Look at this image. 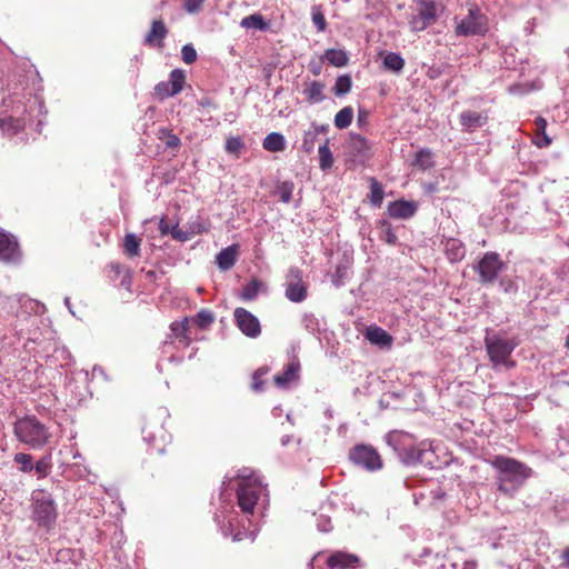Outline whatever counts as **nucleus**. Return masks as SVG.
Returning <instances> with one entry per match:
<instances>
[{"instance_id":"nucleus-1","label":"nucleus","mask_w":569,"mask_h":569,"mask_svg":"<svg viewBox=\"0 0 569 569\" xmlns=\"http://www.w3.org/2000/svg\"><path fill=\"white\" fill-rule=\"evenodd\" d=\"M491 465L499 471L497 477L498 490L507 497H513L516 491L532 475L530 467L505 456H496Z\"/></svg>"},{"instance_id":"nucleus-2","label":"nucleus","mask_w":569,"mask_h":569,"mask_svg":"<svg viewBox=\"0 0 569 569\" xmlns=\"http://www.w3.org/2000/svg\"><path fill=\"white\" fill-rule=\"evenodd\" d=\"M13 432L22 443L32 449L46 446L50 438L48 428L34 416H26L14 422Z\"/></svg>"},{"instance_id":"nucleus-3","label":"nucleus","mask_w":569,"mask_h":569,"mask_svg":"<svg viewBox=\"0 0 569 569\" xmlns=\"http://www.w3.org/2000/svg\"><path fill=\"white\" fill-rule=\"evenodd\" d=\"M31 519L39 528L49 532L58 518L57 506L52 496L44 490H34L31 495Z\"/></svg>"},{"instance_id":"nucleus-4","label":"nucleus","mask_w":569,"mask_h":569,"mask_svg":"<svg viewBox=\"0 0 569 569\" xmlns=\"http://www.w3.org/2000/svg\"><path fill=\"white\" fill-rule=\"evenodd\" d=\"M263 491L264 487L258 477H240L237 487V499L241 511L248 515H252L254 507Z\"/></svg>"},{"instance_id":"nucleus-5","label":"nucleus","mask_w":569,"mask_h":569,"mask_svg":"<svg viewBox=\"0 0 569 569\" xmlns=\"http://www.w3.org/2000/svg\"><path fill=\"white\" fill-rule=\"evenodd\" d=\"M388 442L403 462L416 463L422 460L423 450L416 446V439L412 435L405 431H391L388 435Z\"/></svg>"},{"instance_id":"nucleus-6","label":"nucleus","mask_w":569,"mask_h":569,"mask_svg":"<svg viewBox=\"0 0 569 569\" xmlns=\"http://www.w3.org/2000/svg\"><path fill=\"white\" fill-rule=\"evenodd\" d=\"M485 346L490 361L497 365H503L509 368L515 367V361L509 360L510 355L518 343L513 339H505L498 336L486 337Z\"/></svg>"},{"instance_id":"nucleus-7","label":"nucleus","mask_w":569,"mask_h":569,"mask_svg":"<svg viewBox=\"0 0 569 569\" xmlns=\"http://www.w3.org/2000/svg\"><path fill=\"white\" fill-rule=\"evenodd\" d=\"M487 31V17L475 6L469 9L466 18L461 19L455 32L459 37H471L485 34Z\"/></svg>"},{"instance_id":"nucleus-8","label":"nucleus","mask_w":569,"mask_h":569,"mask_svg":"<svg viewBox=\"0 0 569 569\" xmlns=\"http://www.w3.org/2000/svg\"><path fill=\"white\" fill-rule=\"evenodd\" d=\"M505 268L506 263L501 260L499 253L489 251L478 261L475 270L478 272L479 281L482 284H492Z\"/></svg>"},{"instance_id":"nucleus-9","label":"nucleus","mask_w":569,"mask_h":569,"mask_svg":"<svg viewBox=\"0 0 569 569\" xmlns=\"http://www.w3.org/2000/svg\"><path fill=\"white\" fill-rule=\"evenodd\" d=\"M437 19V4L433 0H417V10L409 24L412 31L420 32L435 24Z\"/></svg>"},{"instance_id":"nucleus-10","label":"nucleus","mask_w":569,"mask_h":569,"mask_svg":"<svg viewBox=\"0 0 569 569\" xmlns=\"http://www.w3.org/2000/svg\"><path fill=\"white\" fill-rule=\"evenodd\" d=\"M350 460L367 470L375 471L382 467V460L377 450L370 446L358 445L350 450Z\"/></svg>"},{"instance_id":"nucleus-11","label":"nucleus","mask_w":569,"mask_h":569,"mask_svg":"<svg viewBox=\"0 0 569 569\" xmlns=\"http://www.w3.org/2000/svg\"><path fill=\"white\" fill-rule=\"evenodd\" d=\"M284 296L291 302H302L308 296V286L299 268H291L287 274Z\"/></svg>"},{"instance_id":"nucleus-12","label":"nucleus","mask_w":569,"mask_h":569,"mask_svg":"<svg viewBox=\"0 0 569 569\" xmlns=\"http://www.w3.org/2000/svg\"><path fill=\"white\" fill-rule=\"evenodd\" d=\"M233 316L238 328L244 336L257 338L261 333V326L258 318L247 309L241 307L236 308Z\"/></svg>"},{"instance_id":"nucleus-13","label":"nucleus","mask_w":569,"mask_h":569,"mask_svg":"<svg viewBox=\"0 0 569 569\" xmlns=\"http://www.w3.org/2000/svg\"><path fill=\"white\" fill-rule=\"evenodd\" d=\"M326 565L329 569H358L361 559L355 553L337 550L328 556Z\"/></svg>"},{"instance_id":"nucleus-14","label":"nucleus","mask_w":569,"mask_h":569,"mask_svg":"<svg viewBox=\"0 0 569 569\" xmlns=\"http://www.w3.org/2000/svg\"><path fill=\"white\" fill-rule=\"evenodd\" d=\"M168 33L169 29L163 19H154L151 21L150 29L143 40V44L150 48L162 49L164 46L163 40Z\"/></svg>"},{"instance_id":"nucleus-15","label":"nucleus","mask_w":569,"mask_h":569,"mask_svg":"<svg viewBox=\"0 0 569 569\" xmlns=\"http://www.w3.org/2000/svg\"><path fill=\"white\" fill-rule=\"evenodd\" d=\"M20 258L19 243L14 237L0 231V262L12 263Z\"/></svg>"},{"instance_id":"nucleus-16","label":"nucleus","mask_w":569,"mask_h":569,"mask_svg":"<svg viewBox=\"0 0 569 569\" xmlns=\"http://www.w3.org/2000/svg\"><path fill=\"white\" fill-rule=\"evenodd\" d=\"M416 203L407 200L390 202L387 208L389 217L393 219H409L416 213Z\"/></svg>"},{"instance_id":"nucleus-17","label":"nucleus","mask_w":569,"mask_h":569,"mask_svg":"<svg viewBox=\"0 0 569 569\" xmlns=\"http://www.w3.org/2000/svg\"><path fill=\"white\" fill-rule=\"evenodd\" d=\"M239 256V244H231L224 249H222L216 257V262L220 270L227 271L231 269Z\"/></svg>"},{"instance_id":"nucleus-18","label":"nucleus","mask_w":569,"mask_h":569,"mask_svg":"<svg viewBox=\"0 0 569 569\" xmlns=\"http://www.w3.org/2000/svg\"><path fill=\"white\" fill-rule=\"evenodd\" d=\"M488 122V116L482 112L467 110L460 114V123L467 131H473Z\"/></svg>"},{"instance_id":"nucleus-19","label":"nucleus","mask_w":569,"mask_h":569,"mask_svg":"<svg viewBox=\"0 0 569 569\" xmlns=\"http://www.w3.org/2000/svg\"><path fill=\"white\" fill-rule=\"evenodd\" d=\"M365 336L372 345L379 347L390 348L393 341L392 336L378 326L368 327Z\"/></svg>"},{"instance_id":"nucleus-20","label":"nucleus","mask_w":569,"mask_h":569,"mask_svg":"<svg viewBox=\"0 0 569 569\" xmlns=\"http://www.w3.org/2000/svg\"><path fill=\"white\" fill-rule=\"evenodd\" d=\"M325 84L320 81H309L303 84V94L308 103H319L325 100Z\"/></svg>"},{"instance_id":"nucleus-21","label":"nucleus","mask_w":569,"mask_h":569,"mask_svg":"<svg viewBox=\"0 0 569 569\" xmlns=\"http://www.w3.org/2000/svg\"><path fill=\"white\" fill-rule=\"evenodd\" d=\"M328 131L327 126H319L317 123H312L311 127L305 131L301 148L306 153H311L315 149L316 141L320 133H325Z\"/></svg>"},{"instance_id":"nucleus-22","label":"nucleus","mask_w":569,"mask_h":569,"mask_svg":"<svg viewBox=\"0 0 569 569\" xmlns=\"http://www.w3.org/2000/svg\"><path fill=\"white\" fill-rule=\"evenodd\" d=\"M535 138L532 142L538 148H547L551 144L552 139L547 134V121L542 117H537L535 120Z\"/></svg>"},{"instance_id":"nucleus-23","label":"nucleus","mask_w":569,"mask_h":569,"mask_svg":"<svg viewBox=\"0 0 569 569\" xmlns=\"http://www.w3.org/2000/svg\"><path fill=\"white\" fill-rule=\"evenodd\" d=\"M262 147L269 152H281L286 149L287 143L281 133L271 132L263 139Z\"/></svg>"},{"instance_id":"nucleus-24","label":"nucleus","mask_w":569,"mask_h":569,"mask_svg":"<svg viewBox=\"0 0 569 569\" xmlns=\"http://www.w3.org/2000/svg\"><path fill=\"white\" fill-rule=\"evenodd\" d=\"M299 369H300L299 362H297V361L290 362L282 373L274 376L273 381H274L276 386H278L280 388L287 387V385L290 381L296 379Z\"/></svg>"},{"instance_id":"nucleus-25","label":"nucleus","mask_w":569,"mask_h":569,"mask_svg":"<svg viewBox=\"0 0 569 569\" xmlns=\"http://www.w3.org/2000/svg\"><path fill=\"white\" fill-rule=\"evenodd\" d=\"M349 148L355 156H366L370 150L368 140L358 133L350 136Z\"/></svg>"},{"instance_id":"nucleus-26","label":"nucleus","mask_w":569,"mask_h":569,"mask_svg":"<svg viewBox=\"0 0 569 569\" xmlns=\"http://www.w3.org/2000/svg\"><path fill=\"white\" fill-rule=\"evenodd\" d=\"M141 238L133 233H127L123 239V251L129 258L140 256Z\"/></svg>"},{"instance_id":"nucleus-27","label":"nucleus","mask_w":569,"mask_h":569,"mask_svg":"<svg viewBox=\"0 0 569 569\" xmlns=\"http://www.w3.org/2000/svg\"><path fill=\"white\" fill-rule=\"evenodd\" d=\"M322 58L337 68L345 67L348 63V56L343 50L328 49Z\"/></svg>"},{"instance_id":"nucleus-28","label":"nucleus","mask_w":569,"mask_h":569,"mask_svg":"<svg viewBox=\"0 0 569 569\" xmlns=\"http://www.w3.org/2000/svg\"><path fill=\"white\" fill-rule=\"evenodd\" d=\"M319 167L321 170L326 171L333 166L335 159L333 154L329 148V139H326L325 143L319 147Z\"/></svg>"},{"instance_id":"nucleus-29","label":"nucleus","mask_w":569,"mask_h":569,"mask_svg":"<svg viewBox=\"0 0 569 569\" xmlns=\"http://www.w3.org/2000/svg\"><path fill=\"white\" fill-rule=\"evenodd\" d=\"M379 229V238L390 246H395L397 243L398 237L395 233L392 226L387 220H381L378 222Z\"/></svg>"},{"instance_id":"nucleus-30","label":"nucleus","mask_w":569,"mask_h":569,"mask_svg":"<svg viewBox=\"0 0 569 569\" xmlns=\"http://www.w3.org/2000/svg\"><path fill=\"white\" fill-rule=\"evenodd\" d=\"M369 182H370L369 201L373 207H380L383 201V197H385L383 188H382L381 183L376 178H370Z\"/></svg>"},{"instance_id":"nucleus-31","label":"nucleus","mask_w":569,"mask_h":569,"mask_svg":"<svg viewBox=\"0 0 569 569\" xmlns=\"http://www.w3.org/2000/svg\"><path fill=\"white\" fill-rule=\"evenodd\" d=\"M353 119V109L348 106L342 108L340 111L337 112L335 116V126L338 129H346L348 128Z\"/></svg>"},{"instance_id":"nucleus-32","label":"nucleus","mask_w":569,"mask_h":569,"mask_svg":"<svg viewBox=\"0 0 569 569\" xmlns=\"http://www.w3.org/2000/svg\"><path fill=\"white\" fill-rule=\"evenodd\" d=\"M383 67L390 71L399 72L405 67V60L398 53L388 52L383 58Z\"/></svg>"},{"instance_id":"nucleus-33","label":"nucleus","mask_w":569,"mask_h":569,"mask_svg":"<svg viewBox=\"0 0 569 569\" xmlns=\"http://www.w3.org/2000/svg\"><path fill=\"white\" fill-rule=\"evenodd\" d=\"M170 88L174 94H178L182 91L183 86L186 83V74L181 69H174L170 72L169 81Z\"/></svg>"},{"instance_id":"nucleus-34","label":"nucleus","mask_w":569,"mask_h":569,"mask_svg":"<svg viewBox=\"0 0 569 569\" xmlns=\"http://www.w3.org/2000/svg\"><path fill=\"white\" fill-rule=\"evenodd\" d=\"M412 164L421 170L430 169L433 164L432 152L428 149L419 150L415 156Z\"/></svg>"},{"instance_id":"nucleus-35","label":"nucleus","mask_w":569,"mask_h":569,"mask_svg":"<svg viewBox=\"0 0 569 569\" xmlns=\"http://www.w3.org/2000/svg\"><path fill=\"white\" fill-rule=\"evenodd\" d=\"M261 282L257 279L249 281L242 289L240 298L244 301L254 300L260 291Z\"/></svg>"},{"instance_id":"nucleus-36","label":"nucleus","mask_w":569,"mask_h":569,"mask_svg":"<svg viewBox=\"0 0 569 569\" xmlns=\"http://www.w3.org/2000/svg\"><path fill=\"white\" fill-rule=\"evenodd\" d=\"M189 321L188 318H184L181 321H174L170 325V329L176 338L184 339V343L189 345L190 339L188 337L189 330Z\"/></svg>"},{"instance_id":"nucleus-37","label":"nucleus","mask_w":569,"mask_h":569,"mask_svg":"<svg viewBox=\"0 0 569 569\" xmlns=\"http://www.w3.org/2000/svg\"><path fill=\"white\" fill-rule=\"evenodd\" d=\"M352 81L348 74L339 76L333 86V93L336 96L347 94L351 90Z\"/></svg>"},{"instance_id":"nucleus-38","label":"nucleus","mask_w":569,"mask_h":569,"mask_svg":"<svg viewBox=\"0 0 569 569\" xmlns=\"http://www.w3.org/2000/svg\"><path fill=\"white\" fill-rule=\"evenodd\" d=\"M446 250L451 261H458L465 257V248L457 240H449Z\"/></svg>"},{"instance_id":"nucleus-39","label":"nucleus","mask_w":569,"mask_h":569,"mask_svg":"<svg viewBox=\"0 0 569 569\" xmlns=\"http://www.w3.org/2000/svg\"><path fill=\"white\" fill-rule=\"evenodd\" d=\"M226 151L234 157H239L241 150L244 148V143L239 136L228 137L226 140Z\"/></svg>"},{"instance_id":"nucleus-40","label":"nucleus","mask_w":569,"mask_h":569,"mask_svg":"<svg viewBox=\"0 0 569 569\" xmlns=\"http://www.w3.org/2000/svg\"><path fill=\"white\" fill-rule=\"evenodd\" d=\"M241 26L244 28H254L258 30H264L268 27L263 17L261 14H257V13L244 17L241 21Z\"/></svg>"},{"instance_id":"nucleus-41","label":"nucleus","mask_w":569,"mask_h":569,"mask_svg":"<svg viewBox=\"0 0 569 569\" xmlns=\"http://www.w3.org/2000/svg\"><path fill=\"white\" fill-rule=\"evenodd\" d=\"M293 189H295V184L292 181H283V182H280L278 186H277V193L279 196V199L284 202V203H288L291 201L292 199V192H293Z\"/></svg>"},{"instance_id":"nucleus-42","label":"nucleus","mask_w":569,"mask_h":569,"mask_svg":"<svg viewBox=\"0 0 569 569\" xmlns=\"http://www.w3.org/2000/svg\"><path fill=\"white\" fill-rule=\"evenodd\" d=\"M193 321L200 329H206L214 321V317L211 311L202 309L196 315Z\"/></svg>"},{"instance_id":"nucleus-43","label":"nucleus","mask_w":569,"mask_h":569,"mask_svg":"<svg viewBox=\"0 0 569 569\" xmlns=\"http://www.w3.org/2000/svg\"><path fill=\"white\" fill-rule=\"evenodd\" d=\"M13 461L20 465L22 472H30L33 470L32 456L29 453L18 452L13 457Z\"/></svg>"},{"instance_id":"nucleus-44","label":"nucleus","mask_w":569,"mask_h":569,"mask_svg":"<svg viewBox=\"0 0 569 569\" xmlns=\"http://www.w3.org/2000/svg\"><path fill=\"white\" fill-rule=\"evenodd\" d=\"M267 373H268V369L267 368H259L252 375L251 389L254 392H260V391L263 390V386H264V382H266L264 381V377L267 376Z\"/></svg>"},{"instance_id":"nucleus-45","label":"nucleus","mask_w":569,"mask_h":569,"mask_svg":"<svg viewBox=\"0 0 569 569\" xmlns=\"http://www.w3.org/2000/svg\"><path fill=\"white\" fill-rule=\"evenodd\" d=\"M39 478H44L48 476L51 469V458L42 457L37 463L33 466Z\"/></svg>"},{"instance_id":"nucleus-46","label":"nucleus","mask_w":569,"mask_h":569,"mask_svg":"<svg viewBox=\"0 0 569 569\" xmlns=\"http://www.w3.org/2000/svg\"><path fill=\"white\" fill-rule=\"evenodd\" d=\"M312 22L319 32H323L327 29V21L320 7L312 8Z\"/></svg>"},{"instance_id":"nucleus-47","label":"nucleus","mask_w":569,"mask_h":569,"mask_svg":"<svg viewBox=\"0 0 569 569\" xmlns=\"http://www.w3.org/2000/svg\"><path fill=\"white\" fill-rule=\"evenodd\" d=\"M197 51L192 44H184L181 49L182 61L187 64H192L197 60Z\"/></svg>"},{"instance_id":"nucleus-48","label":"nucleus","mask_w":569,"mask_h":569,"mask_svg":"<svg viewBox=\"0 0 569 569\" xmlns=\"http://www.w3.org/2000/svg\"><path fill=\"white\" fill-rule=\"evenodd\" d=\"M154 93L157 94V97H159L160 99H164V98H169V97H173L176 96L171 88H170V83L169 82H159L156 87H154Z\"/></svg>"},{"instance_id":"nucleus-49","label":"nucleus","mask_w":569,"mask_h":569,"mask_svg":"<svg viewBox=\"0 0 569 569\" xmlns=\"http://www.w3.org/2000/svg\"><path fill=\"white\" fill-rule=\"evenodd\" d=\"M204 0H183V8L188 13H197L201 10Z\"/></svg>"},{"instance_id":"nucleus-50","label":"nucleus","mask_w":569,"mask_h":569,"mask_svg":"<svg viewBox=\"0 0 569 569\" xmlns=\"http://www.w3.org/2000/svg\"><path fill=\"white\" fill-rule=\"evenodd\" d=\"M164 144L168 149L178 150L181 146V141H180V138L172 132V133H167V137L164 139Z\"/></svg>"},{"instance_id":"nucleus-51","label":"nucleus","mask_w":569,"mask_h":569,"mask_svg":"<svg viewBox=\"0 0 569 569\" xmlns=\"http://www.w3.org/2000/svg\"><path fill=\"white\" fill-rule=\"evenodd\" d=\"M171 236L173 239L179 240V241H186L188 239L187 233L183 232L182 230L178 229L177 227H174L171 230Z\"/></svg>"},{"instance_id":"nucleus-52","label":"nucleus","mask_w":569,"mask_h":569,"mask_svg":"<svg viewBox=\"0 0 569 569\" xmlns=\"http://www.w3.org/2000/svg\"><path fill=\"white\" fill-rule=\"evenodd\" d=\"M562 566L569 568V547L565 548L561 553Z\"/></svg>"},{"instance_id":"nucleus-53","label":"nucleus","mask_w":569,"mask_h":569,"mask_svg":"<svg viewBox=\"0 0 569 569\" xmlns=\"http://www.w3.org/2000/svg\"><path fill=\"white\" fill-rule=\"evenodd\" d=\"M159 230L162 236L168 234L170 232L168 223L164 221V219L160 220L159 223Z\"/></svg>"},{"instance_id":"nucleus-54","label":"nucleus","mask_w":569,"mask_h":569,"mask_svg":"<svg viewBox=\"0 0 569 569\" xmlns=\"http://www.w3.org/2000/svg\"><path fill=\"white\" fill-rule=\"evenodd\" d=\"M167 133H172V130H169V129H167V128H160V129L158 130L157 136H158V138H159L160 140H163V141H164V139H166V137H167Z\"/></svg>"},{"instance_id":"nucleus-55","label":"nucleus","mask_w":569,"mask_h":569,"mask_svg":"<svg viewBox=\"0 0 569 569\" xmlns=\"http://www.w3.org/2000/svg\"><path fill=\"white\" fill-rule=\"evenodd\" d=\"M310 71L313 76H319L321 72V66L320 64H310Z\"/></svg>"},{"instance_id":"nucleus-56","label":"nucleus","mask_w":569,"mask_h":569,"mask_svg":"<svg viewBox=\"0 0 569 569\" xmlns=\"http://www.w3.org/2000/svg\"><path fill=\"white\" fill-rule=\"evenodd\" d=\"M477 568V562L471 560V561H466L463 563V568L462 569H476Z\"/></svg>"},{"instance_id":"nucleus-57","label":"nucleus","mask_w":569,"mask_h":569,"mask_svg":"<svg viewBox=\"0 0 569 569\" xmlns=\"http://www.w3.org/2000/svg\"><path fill=\"white\" fill-rule=\"evenodd\" d=\"M242 536H243V532L239 531V532L233 535L232 539H233V541H240V540H242Z\"/></svg>"},{"instance_id":"nucleus-58","label":"nucleus","mask_w":569,"mask_h":569,"mask_svg":"<svg viewBox=\"0 0 569 569\" xmlns=\"http://www.w3.org/2000/svg\"><path fill=\"white\" fill-rule=\"evenodd\" d=\"M14 122H16V124H14V130H16V131H18V130L22 129L23 123H22V121H21V120H16Z\"/></svg>"},{"instance_id":"nucleus-59","label":"nucleus","mask_w":569,"mask_h":569,"mask_svg":"<svg viewBox=\"0 0 569 569\" xmlns=\"http://www.w3.org/2000/svg\"><path fill=\"white\" fill-rule=\"evenodd\" d=\"M566 348L569 350V335L567 336L566 338V343H565Z\"/></svg>"},{"instance_id":"nucleus-60","label":"nucleus","mask_w":569,"mask_h":569,"mask_svg":"<svg viewBox=\"0 0 569 569\" xmlns=\"http://www.w3.org/2000/svg\"><path fill=\"white\" fill-rule=\"evenodd\" d=\"M158 451H159L160 453H164V448H159V449H158Z\"/></svg>"}]
</instances>
